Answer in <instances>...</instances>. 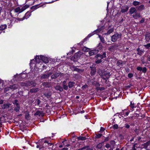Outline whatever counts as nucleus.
Instances as JSON below:
<instances>
[{
  "mask_svg": "<svg viewBox=\"0 0 150 150\" xmlns=\"http://www.w3.org/2000/svg\"><path fill=\"white\" fill-rule=\"evenodd\" d=\"M51 96V94L50 93H45L44 94V96H45L47 98H49Z\"/></svg>",
  "mask_w": 150,
  "mask_h": 150,
  "instance_id": "nucleus-34",
  "label": "nucleus"
},
{
  "mask_svg": "<svg viewBox=\"0 0 150 150\" xmlns=\"http://www.w3.org/2000/svg\"><path fill=\"white\" fill-rule=\"evenodd\" d=\"M128 7L127 6H122L121 8V11L123 13L126 12L128 11Z\"/></svg>",
  "mask_w": 150,
  "mask_h": 150,
  "instance_id": "nucleus-11",
  "label": "nucleus"
},
{
  "mask_svg": "<svg viewBox=\"0 0 150 150\" xmlns=\"http://www.w3.org/2000/svg\"><path fill=\"white\" fill-rule=\"evenodd\" d=\"M102 136V134H96L95 137L96 138L98 139L100 138Z\"/></svg>",
  "mask_w": 150,
  "mask_h": 150,
  "instance_id": "nucleus-35",
  "label": "nucleus"
},
{
  "mask_svg": "<svg viewBox=\"0 0 150 150\" xmlns=\"http://www.w3.org/2000/svg\"><path fill=\"white\" fill-rule=\"evenodd\" d=\"M136 144H135L133 145V147H132L131 150H136V149L135 148V145Z\"/></svg>",
  "mask_w": 150,
  "mask_h": 150,
  "instance_id": "nucleus-52",
  "label": "nucleus"
},
{
  "mask_svg": "<svg viewBox=\"0 0 150 150\" xmlns=\"http://www.w3.org/2000/svg\"><path fill=\"white\" fill-rule=\"evenodd\" d=\"M44 143L47 144V145H46L47 146H51L52 145H53V143H48V141H45L44 142Z\"/></svg>",
  "mask_w": 150,
  "mask_h": 150,
  "instance_id": "nucleus-31",
  "label": "nucleus"
},
{
  "mask_svg": "<svg viewBox=\"0 0 150 150\" xmlns=\"http://www.w3.org/2000/svg\"><path fill=\"white\" fill-rule=\"evenodd\" d=\"M79 73L82 72L83 71V70L79 69L77 67L76 68L75 71Z\"/></svg>",
  "mask_w": 150,
  "mask_h": 150,
  "instance_id": "nucleus-40",
  "label": "nucleus"
},
{
  "mask_svg": "<svg viewBox=\"0 0 150 150\" xmlns=\"http://www.w3.org/2000/svg\"><path fill=\"white\" fill-rule=\"evenodd\" d=\"M89 50V49L87 48L86 47H84L83 49V50L84 52H88Z\"/></svg>",
  "mask_w": 150,
  "mask_h": 150,
  "instance_id": "nucleus-43",
  "label": "nucleus"
},
{
  "mask_svg": "<svg viewBox=\"0 0 150 150\" xmlns=\"http://www.w3.org/2000/svg\"><path fill=\"white\" fill-rule=\"evenodd\" d=\"M60 74H61V73L56 72L51 76V78L52 79H55L57 78Z\"/></svg>",
  "mask_w": 150,
  "mask_h": 150,
  "instance_id": "nucleus-12",
  "label": "nucleus"
},
{
  "mask_svg": "<svg viewBox=\"0 0 150 150\" xmlns=\"http://www.w3.org/2000/svg\"><path fill=\"white\" fill-rule=\"evenodd\" d=\"M29 7V6L27 5H25L23 6L21 8L22 11V12L24 11L25 10Z\"/></svg>",
  "mask_w": 150,
  "mask_h": 150,
  "instance_id": "nucleus-27",
  "label": "nucleus"
},
{
  "mask_svg": "<svg viewBox=\"0 0 150 150\" xmlns=\"http://www.w3.org/2000/svg\"><path fill=\"white\" fill-rule=\"evenodd\" d=\"M150 144V141H148L146 143H144L143 146H144V147L146 149L147 148L148 146Z\"/></svg>",
  "mask_w": 150,
  "mask_h": 150,
  "instance_id": "nucleus-26",
  "label": "nucleus"
},
{
  "mask_svg": "<svg viewBox=\"0 0 150 150\" xmlns=\"http://www.w3.org/2000/svg\"><path fill=\"white\" fill-rule=\"evenodd\" d=\"M29 114L28 113H27L25 115V118L26 119H28L29 117Z\"/></svg>",
  "mask_w": 150,
  "mask_h": 150,
  "instance_id": "nucleus-46",
  "label": "nucleus"
},
{
  "mask_svg": "<svg viewBox=\"0 0 150 150\" xmlns=\"http://www.w3.org/2000/svg\"><path fill=\"white\" fill-rule=\"evenodd\" d=\"M98 37L100 39L101 42H102L103 43H105V41L104 38L99 35H98Z\"/></svg>",
  "mask_w": 150,
  "mask_h": 150,
  "instance_id": "nucleus-29",
  "label": "nucleus"
},
{
  "mask_svg": "<svg viewBox=\"0 0 150 150\" xmlns=\"http://www.w3.org/2000/svg\"><path fill=\"white\" fill-rule=\"evenodd\" d=\"M78 139L81 140H85L86 139V138L85 137H78Z\"/></svg>",
  "mask_w": 150,
  "mask_h": 150,
  "instance_id": "nucleus-32",
  "label": "nucleus"
},
{
  "mask_svg": "<svg viewBox=\"0 0 150 150\" xmlns=\"http://www.w3.org/2000/svg\"><path fill=\"white\" fill-rule=\"evenodd\" d=\"M98 52V50H93L90 51L89 52V54L90 56H92L97 54Z\"/></svg>",
  "mask_w": 150,
  "mask_h": 150,
  "instance_id": "nucleus-9",
  "label": "nucleus"
},
{
  "mask_svg": "<svg viewBox=\"0 0 150 150\" xmlns=\"http://www.w3.org/2000/svg\"><path fill=\"white\" fill-rule=\"evenodd\" d=\"M137 69L139 71H142V68L140 67H138Z\"/></svg>",
  "mask_w": 150,
  "mask_h": 150,
  "instance_id": "nucleus-54",
  "label": "nucleus"
},
{
  "mask_svg": "<svg viewBox=\"0 0 150 150\" xmlns=\"http://www.w3.org/2000/svg\"><path fill=\"white\" fill-rule=\"evenodd\" d=\"M113 30L114 29L113 28L110 29L108 31L107 33H106L107 34L109 35L113 31Z\"/></svg>",
  "mask_w": 150,
  "mask_h": 150,
  "instance_id": "nucleus-36",
  "label": "nucleus"
},
{
  "mask_svg": "<svg viewBox=\"0 0 150 150\" xmlns=\"http://www.w3.org/2000/svg\"><path fill=\"white\" fill-rule=\"evenodd\" d=\"M63 89L64 88L65 90H67L68 89V86H67V85H63Z\"/></svg>",
  "mask_w": 150,
  "mask_h": 150,
  "instance_id": "nucleus-42",
  "label": "nucleus"
},
{
  "mask_svg": "<svg viewBox=\"0 0 150 150\" xmlns=\"http://www.w3.org/2000/svg\"><path fill=\"white\" fill-rule=\"evenodd\" d=\"M7 25L6 24L2 25L0 26V30H5L6 28Z\"/></svg>",
  "mask_w": 150,
  "mask_h": 150,
  "instance_id": "nucleus-25",
  "label": "nucleus"
},
{
  "mask_svg": "<svg viewBox=\"0 0 150 150\" xmlns=\"http://www.w3.org/2000/svg\"><path fill=\"white\" fill-rule=\"evenodd\" d=\"M121 35L118 33H115L111 37V41L113 42H116L118 39L121 38Z\"/></svg>",
  "mask_w": 150,
  "mask_h": 150,
  "instance_id": "nucleus-3",
  "label": "nucleus"
},
{
  "mask_svg": "<svg viewBox=\"0 0 150 150\" xmlns=\"http://www.w3.org/2000/svg\"><path fill=\"white\" fill-rule=\"evenodd\" d=\"M21 85L22 86H26V82H21L20 83Z\"/></svg>",
  "mask_w": 150,
  "mask_h": 150,
  "instance_id": "nucleus-47",
  "label": "nucleus"
},
{
  "mask_svg": "<svg viewBox=\"0 0 150 150\" xmlns=\"http://www.w3.org/2000/svg\"><path fill=\"white\" fill-rule=\"evenodd\" d=\"M112 127L114 129H117L118 128V126L117 125L115 124L112 126Z\"/></svg>",
  "mask_w": 150,
  "mask_h": 150,
  "instance_id": "nucleus-44",
  "label": "nucleus"
},
{
  "mask_svg": "<svg viewBox=\"0 0 150 150\" xmlns=\"http://www.w3.org/2000/svg\"><path fill=\"white\" fill-rule=\"evenodd\" d=\"M4 100H0V104H2L3 103Z\"/></svg>",
  "mask_w": 150,
  "mask_h": 150,
  "instance_id": "nucleus-59",
  "label": "nucleus"
},
{
  "mask_svg": "<svg viewBox=\"0 0 150 150\" xmlns=\"http://www.w3.org/2000/svg\"><path fill=\"white\" fill-rule=\"evenodd\" d=\"M134 131L135 132V133L138 135L139 134V130L138 129H135L134 130Z\"/></svg>",
  "mask_w": 150,
  "mask_h": 150,
  "instance_id": "nucleus-51",
  "label": "nucleus"
},
{
  "mask_svg": "<svg viewBox=\"0 0 150 150\" xmlns=\"http://www.w3.org/2000/svg\"><path fill=\"white\" fill-rule=\"evenodd\" d=\"M38 5H36L34 6H33L32 7H31V9L33 10H35V9H36L38 8H39V7H38Z\"/></svg>",
  "mask_w": 150,
  "mask_h": 150,
  "instance_id": "nucleus-38",
  "label": "nucleus"
},
{
  "mask_svg": "<svg viewBox=\"0 0 150 150\" xmlns=\"http://www.w3.org/2000/svg\"><path fill=\"white\" fill-rule=\"evenodd\" d=\"M129 125L128 124L126 125L125 127L127 128H128L129 127Z\"/></svg>",
  "mask_w": 150,
  "mask_h": 150,
  "instance_id": "nucleus-64",
  "label": "nucleus"
},
{
  "mask_svg": "<svg viewBox=\"0 0 150 150\" xmlns=\"http://www.w3.org/2000/svg\"><path fill=\"white\" fill-rule=\"evenodd\" d=\"M102 76H105L107 79L110 76V73L108 71H105L102 72L101 74Z\"/></svg>",
  "mask_w": 150,
  "mask_h": 150,
  "instance_id": "nucleus-10",
  "label": "nucleus"
},
{
  "mask_svg": "<svg viewBox=\"0 0 150 150\" xmlns=\"http://www.w3.org/2000/svg\"><path fill=\"white\" fill-rule=\"evenodd\" d=\"M66 81H64L62 83V86H63V85H66Z\"/></svg>",
  "mask_w": 150,
  "mask_h": 150,
  "instance_id": "nucleus-60",
  "label": "nucleus"
},
{
  "mask_svg": "<svg viewBox=\"0 0 150 150\" xmlns=\"http://www.w3.org/2000/svg\"><path fill=\"white\" fill-rule=\"evenodd\" d=\"M11 105V104L10 103L4 104L2 106V108L3 109L8 108Z\"/></svg>",
  "mask_w": 150,
  "mask_h": 150,
  "instance_id": "nucleus-18",
  "label": "nucleus"
},
{
  "mask_svg": "<svg viewBox=\"0 0 150 150\" xmlns=\"http://www.w3.org/2000/svg\"><path fill=\"white\" fill-rule=\"evenodd\" d=\"M105 130V129L104 128L102 127H101L100 130L101 131H103Z\"/></svg>",
  "mask_w": 150,
  "mask_h": 150,
  "instance_id": "nucleus-63",
  "label": "nucleus"
},
{
  "mask_svg": "<svg viewBox=\"0 0 150 150\" xmlns=\"http://www.w3.org/2000/svg\"><path fill=\"white\" fill-rule=\"evenodd\" d=\"M52 74V73L51 72H47L45 74H42L40 77L41 79H48L50 76Z\"/></svg>",
  "mask_w": 150,
  "mask_h": 150,
  "instance_id": "nucleus-4",
  "label": "nucleus"
},
{
  "mask_svg": "<svg viewBox=\"0 0 150 150\" xmlns=\"http://www.w3.org/2000/svg\"><path fill=\"white\" fill-rule=\"evenodd\" d=\"M142 71L144 73H145L146 71V67H144L143 69L142 68Z\"/></svg>",
  "mask_w": 150,
  "mask_h": 150,
  "instance_id": "nucleus-49",
  "label": "nucleus"
},
{
  "mask_svg": "<svg viewBox=\"0 0 150 150\" xmlns=\"http://www.w3.org/2000/svg\"><path fill=\"white\" fill-rule=\"evenodd\" d=\"M38 91V88H33L30 90V92L31 93H35Z\"/></svg>",
  "mask_w": 150,
  "mask_h": 150,
  "instance_id": "nucleus-28",
  "label": "nucleus"
},
{
  "mask_svg": "<svg viewBox=\"0 0 150 150\" xmlns=\"http://www.w3.org/2000/svg\"><path fill=\"white\" fill-rule=\"evenodd\" d=\"M36 102L37 103V104L39 105L40 103V100H39V99H37L36 100Z\"/></svg>",
  "mask_w": 150,
  "mask_h": 150,
  "instance_id": "nucleus-53",
  "label": "nucleus"
},
{
  "mask_svg": "<svg viewBox=\"0 0 150 150\" xmlns=\"http://www.w3.org/2000/svg\"><path fill=\"white\" fill-rule=\"evenodd\" d=\"M74 57L76 60H77L80 58V55L79 53H76L74 55Z\"/></svg>",
  "mask_w": 150,
  "mask_h": 150,
  "instance_id": "nucleus-24",
  "label": "nucleus"
},
{
  "mask_svg": "<svg viewBox=\"0 0 150 150\" xmlns=\"http://www.w3.org/2000/svg\"><path fill=\"white\" fill-rule=\"evenodd\" d=\"M117 47L118 45L115 44L110 46L109 49L110 51H112L116 50Z\"/></svg>",
  "mask_w": 150,
  "mask_h": 150,
  "instance_id": "nucleus-14",
  "label": "nucleus"
},
{
  "mask_svg": "<svg viewBox=\"0 0 150 150\" xmlns=\"http://www.w3.org/2000/svg\"><path fill=\"white\" fill-rule=\"evenodd\" d=\"M87 87V85H85L82 86L83 88H85Z\"/></svg>",
  "mask_w": 150,
  "mask_h": 150,
  "instance_id": "nucleus-62",
  "label": "nucleus"
},
{
  "mask_svg": "<svg viewBox=\"0 0 150 150\" xmlns=\"http://www.w3.org/2000/svg\"><path fill=\"white\" fill-rule=\"evenodd\" d=\"M137 54L141 55L144 52V51L139 50V48L137 49Z\"/></svg>",
  "mask_w": 150,
  "mask_h": 150,
  "instance_id": "nucleus-22",
  "label": "nucleus"
},
{
  "mask_svg": "<svg viewBox=\"0 0 150 150\" xmlns=\"http://www.w3.org/2000/svg\"><path fill=\"white\" fill-rule=\"evenodd\" d=\"M105 57H106V53L105 52H104L102 55L100 54V57L101 59H103L104 58H105Z\"/></svg>",
  "mask_w": 150,
  "mask_h": 150,
  "instance_id": "nucleus-33",
  "label": "nucleus"
},
{
  "mask_svg": "<svg viewBox=\"0 0 150 150\" xmlns=\"http://www.w3.org/2000/svg\"><path fill=\"white\" fill-rule=\"evenodd\" d=\"M81 150H92V149L88 146L83 147L81 149Z\"/></svg>",
  "mask_w": 150,
  "mask_h": 150,
  "instance_id": "nucleus-23",
  "label": "nucleus"
},
{
  "mask_svg": "<svg viewBox=\"0 0 150 150\" xmlns=\"http://www.w3.org/2000/svg\"><path fill=\"white\" fill-rule=\"evenodd\" d=\"M76 67L74 66H72L71 67V69L72 71H75Z\"/></svg>",
  "mask_w": 150,
  "mask_h": 150,
  "instance_id": "nucleus-50",
  "label": "nucleus"
},
{
  "mask_svg": "<svg viewBox=\"0 0 150 150\" xmlns=\"http://www.w3.org/2000/svg\"><path fill=\"white\" fill-rule=\"evenodd\" d=\"M54 88L56 90H59L60 92L63 91V88L59 85H57L54 87Z\"/></svg>",
  "mask_w": 150,
  "mask_h": 150,
  "instance_id": "nucleus-15",
  "label": "nucleus"
},
{
  "mask_svg": "<svg viewBox=\"0 0 150 150\" xmlns=\"http://www.w3.org/2000/svg\"><path fill=\"white\" fill-rule=\"evenodd\" d=\"M136 8L138 11H141L144 9L145 7L144 5H141L140 6H138L136 7Z\"/></svg>",
  "mask_w": 150,
  "mask_h": 150,
  "instance_id": "nucleus-13",
  "label": "nucleus"
},
{
  "mask_svg": "<svg viewBox=\"0 0 150 150\" xmlns=\"http://www.w3.org/2000/svg\"><path fill=\"white\" fill-rule=\"evenodd\" d=\"M136 11H137V10L134 7L131 8L129 10V13L131 14H132L134 13H135Z\"/></svg>",
  "mask_w": 150,
  "mask_h": 150,
  "instance_id": "nucleus-17",
  "label": "nucleus"
},
{
  "mask_svg": "<svg viewBox=\"0 0 150 150\" xmlns=\"http://www.w3.org/2000/svg\"><path fill=\"white\" fill-rule=\"evenodd\" d=\"M144 46L147 49L150 47V43H148L147 44L144 45Z\"/></svg>",
  "mask_w": 150,
  "mask_h": 150,
  "instance_id": "nucleus-45",
  "label": "nucleus"
},
{
  "mask_svg": "<svg viewBox=\"0 0 150 150\" xmlns=\"http://www.w3.org/2000/svg\"><path fill=\"white\" fill-rule=\"evenodd\" d=\"M18 100H15L14 101L13 103V104L15 105L16 106V107L14 108V110L16 112H19L20 110V106L19 104L18 103Z\"/></svg>",
  "mask_w": 150,
  "mask_h": 150,
  "instance_id": "nucleus-5",
  "label": "nucleus"
},
{
  "mask_svg": "<svg viewBox=\"0 0 150 150\" xmlns=\"http://www.w3.org/2000/svg\"><path fill=\"white\" fill-rule=\"evenodd\" d=\"M102 146H103L102 144L101 143H99L97 145V146H96V147L98 149H100L101 148Z\"/></svg>",
  "mask_w": 150,
  "mask_h": 150,
  "instance_id": "nucleus-37",
  "label": "nucleus"
},
{
  "mask_svg": "<svg viewBox=\"0 0 150 150\" xmlns=\"http://www.w3.org/2000/svg\"><path fill=\"white\" fill-rule=\"evenodd\" d=\"M105 146L107 148H109L110 147V145L109 144H107L105 145Z\"/></svg>",
  "mask_w": 150,
  "mask_h": 150,
  "instance_id": "nucleus-56",
  "label": "nucleus"
},
{
  "mask_svg": "<svg viewBox=\"0 0 150 150\" xmlns=\"http://www.w3.org/2000/svg\"><path fill=\"white\" fill-rule=\"evenodd\" d=\"M102 62V61L101 59H96L95 62L97 64H99Z\"/></svg>",
  "mask_w": 150,
  "mask_h": 150,
  "instance_id": "nucleus-41",
  "label": "nucleus"
},
{
  "mask_svg": "<svg viewBox=\"0 0 150 150\" xmlns=\"http://www.w3.org/2000/svg\"><path fill=\"white\" fill-rule=\"evenodd\" d=\"M102 45L101 43H99L98 46V48L100 50H101L102 48Z\"/></svg>",
  "mask_w": 150,
  "mask_h": 150,
  "instance_id": "nucleus-48",
  "label": "nucleus"
},
{
  "mask_svg": "<svg viewBox=\"0 0 150 150\" xmlns=\"http://www.w3.org/2000/svg\"><path fill=\"white\" fill-rule=\"evenodd\" d=\"M36 85V83L34 81H26V86L34 87Z\"/></svg>",
  "mask_w": 150,
  "mask_h": 150,
  "instance_id": "nucleus-7",
  "label": "nucleus"
},
{
  "mask_svg": "<svg viewBox=\"0 0 150 150\" xmlns=\"http://www.w3.org/2000/svg\"><path fill=\"white\" fill-rule=\"evenodd\" d=\"M75 83L72 81H69L68 82V85L69 87L71 88H72L74 85Z\"/></svg>",
  "mask_w": 150,
  "mask_h": 150,
  "instance_id": "nucleus-21",
  "label": "nucleus"
},
{
  "mask_svg": "<svg viewBox=\"0 0 150 150\" xmlns=\"http://www.w3.org/2000/svg\"><path fill=\"white\" fill-rule=\"evenodd\" d=\"M27 18H26V17H25V16H24L23 18H18V20L20 21H23V20H24L25 18H26L27 19Z\"/></svg>",
  "mask_w": 150,
  "mask_h": 150,
  "instance_id": "nucleus-55",
  "label": "nucleus"
},
{
  "mask_svg": "<svg viewBox=\"0 0 150 150\" xmlns=\"http://www.w3.org/2000/svg\"><path fill=\"white\" fill-rule=\"evenodd\" d=\"M96 70L95 68H93V69L91 70V74L92 75H93L95 74L96 72Z\"/></svg>",
  "mask_w": 150,
  "mask_h": 150,
  "instance_id": "nucleus-39",
  "label": "nucleus"
},
{
  "mask_svg": "<svg viewBox=\"0 0 150 150\" xmlns=\"http://www.w3.org/2000/svg\"><path fill=\"white\" fill-rule=\"evenodd\" d=\"M35 116L39 115V116H43L44 114L43 112L42 111H37L34 114Z\"/></svg>",
  "mask_w": 150,
  "mask_h": 150,
  "instance_id": "nucleus-16",
  "label": "nucleus"
},
{
  "mask_svg": "<svg viewBox=\"0 0 150 150\" xmlns=\"http://www.w3.org/2000/svg\"><path fill=\"white\" fill-rule=\"evenodd\" d=\"M35 59L37 63H39L41 59L45 63H48V60L47 58L43 56H36V57L35 58Z\"/></svg>",
  "mask_w": 150,
  "mask_h": 150,
  "instance_id": "nucleus-1",
  "label": "nucleus"
},
{
  "mask_svg": "<svg viewBox=\"0 0 150 150\" xmlns=\"http://www.w3.org/2000/svg\"><path fill=\"white\" fill-rule=\"evenodd\" d=\"M140 4V3L139 2L137 1H134L133 2V4L134 6H137L139 5Z\"/></svg>",
  "mask_w": 150,
  "mask_h": 150,
  "instance_id": "nucleus-30",
  "label": "nucleus"
},
{
  "mask_svg": "<svg viewBox=\"0 0 150 150\" xmlns=\"http://www.w3.org/2000/svg\"><path fill=\"white\" fill-rule=\"evenodd\" d=\"M111 144L113 145L115 144V143L114 141H112L111 142Z\"/></svg>",
  "mask_w": 150,
  "mask_h": 150,
  "instance_id": "nucleus-61",
  "label": "nucleus"
},
{
  "mask_svg": "<svg viewBox=\"0 0 150 150\" xmlns=\"http://www.w3.org/2000/svg\"><path fill=\"white\" fill-rule=\"evenodd\" d=\"M126 63V62L125 61H122V60H119L117 62L116 64L119 67L121 68L122 66L125 65Z\"/></svg>",
  "mask_w": 150,
  "mask_h": 150,
  "instance_id": "nucleus-6",
  "label": "nucleus"
},
{
  "mask_svg": "<svg viewBox=\"0 0 150 150\" xmlns=\"http://www.w3.org/2000/svg\"><path fill=\"white\" fill-rule=\"evenodd\" d=\"M128 76L129 78H131L133 76V75L131 73H129L128 74Z\"/></svg>",
  "mask_w": 150,
  "mask_h": 150,
  "instance_id": "nucleus-57",
  "label": "nucleus"
},
{
  "mask_svg": "<svg viewBox=\"0 0 150 150\" xmlns=\"http://www.w3.org/2000/svg\"><path fill=\"white\" fill-rule=\"evenodd\" d=\"M18 86L16 84H14L13 85L11 86L10 87H7L5 88L4 92L5 93H9L10 91L12 89H15L17 88Z\"/></svg>",
  "mask_w": 150,
  "mask_h": 150,
  "instance_id": "nucleus-2",
  "label": "nucleus"
},
{
  "mask_svg": "<svg viewBox=\"0 0 150 150\" xmlns=\"http://www.w3.org/2000/svg\"><path fill=\"white\" fill-rule=\"evenodd\" d=\"M133 17L136 18L137 17H140V13L136 11L132 16Z\"/></svg>",
  "mask_w": 150,
  "mask_h": 150,
  "instance_id": "nucleus-20",
  "label": "nucleus"
},
{
  "mask_svg": "<svg viewBox=\"0 0 150 150\" xmlns=\"http://www.w3.org/2000/svg\"><path fill=\"white\" fill-rule=\"evenodd\" d=\"M144 19L143 18H142V19L140 21V23H143L144 22Z\"/></svg>",
  "mask_w": 150,
  "mask_h": 150,
  "instance_id": "nucleus-58",
  "label": "nucleus"
},
{
  "mask_svg": "<svg viewBox=\"0 0 150 150\" xmlns=\"http://www.w3.org/2000/svg\"><path fill=\"white\" fill-rule=\"evenodd\" d=\"M14 11L16 13H21L22 12L21 8L20 7H18L16 8L15 9Z\"/></svg>",
  "mask_w": 150,
  "mask_h": 150,
  "instance_id": "nucleus-19",
  "label": "nucleus"
},
{
  "mask_svg": "<svg viewBox=\"0 0 150 150\" xmlns=\"http://www.w3.org/2000/svg\"><path fill=\"white\" fill-rule=\"evenodd\" d=\"M145 40L147 42H150V33L146 32L145 35Z\"/></svg>",
  "mask_w": 150,
  "mask_h": 150,
  "instance_id": "nucleus-8",
  "label": "nucleus"
}]
</instances>
